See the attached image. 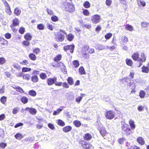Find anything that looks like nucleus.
Here are the masks:
<instances>
[{"label":"nucleus","instance_id":"1","mask_svg":"<svg viewBox=\"0 0 149 149\" xmlns=\"http://www.w3.org/2000/svg\"><path fill=\"white\" fill-rule=\"evenodd\" d=\"M62 55L61 54H59L56 55L53 58L54 61L57 62V64H55L54 63H51L52 65L54 67L59 68L61 66H63L64 64L61 62H58L61 60Z\"/></svg>","mask_w":149,"mask_h":149},{"label":"nucleus","instance_id":"2","mask_svg":"<svg viewBox=\"0 0 149 149\" xmlns=\"http://www.w3.org/2000/svg\"><path fill=\"white\" fill-rule=\"evenodd\" d=\"M66 35L65 32L61 30L60 31L55 34V39L56 41L58 42H61L63 41L65 38L64 34Z\"/></svg>","mask_w":149,"mask_h":149},{"label":"nucleus","instance_id":"3","mask_svg":"<svg viewBox=\"0 0 149 149\" xmlns=\"http://www.w3.org/2000/svg\"><path fill=\"white\" fill-rule=\"evenodd\" d=\"M79 144L80 147L85 149H90L92 147L89 142L84 140H80L79 142Z\"/></svg>","mask_w":149,"mask_h":149},{"label":"nucleus","instance_id":"4","mask_svg":"<svg viewBox=\"0 0 149 149\" xmlns=\"http://www.w3.org/2000/svg\"><path fill=\"white\" fill-rule=\"evenodd\" d=\"M12 72L15 73L16 74L17 77H22L23 79H24L29 80L30 79L31 75L29 74H23V73L22 72H20L19 73L16 72L15 71V70L13 69H12Z\"/></svg>","mask_w":149,"mask_h":149},{"label":"nucleus","instance_id":"5","mask_svg":"<svg viewBox=\"0 0 149 149\" xmlns=\"http://www.w3.org/2000/svg\"><path fill=\"white\" fill-rule=\"evenodd\" d=\"M122 133L127 135H130L132 132L129 125L127 124H124L121 127Z\"/></svg>","mask_w":149,"mask_h":149},{"label":"nucleus","instance_id":"6","mask_svg":"<svg viewBox=\"0 0 149 149\" xmlns=\"http://www.w3.org/2000/svg\"><path fill=\"white\" fill-rule=\"evenodd\" d=\"M106 118L108 120H111L115 116V113L112 110H110L107 111L105 114Z\"/></svg>","mask_w":149,"mask_h":149},{"label":"nucleus","instance_id":"7","mask_svg":"<svg viewBox=\"0 0 149 149\" xmlns=\"http://www.w3.org/2000/svg\"><path fill=\"white\" fill-rule=\"evenodd\" d=\"M74 44L67 45L63 47V49L65 52L68 51L70 53H72L74 52Z\"/></svg>","mask_w":149,"mask_h":149},{"label":"nucleus","instance_id":"8","mask_svg":"<svg viewBox=\"0 0 149 149\" xmlns=\"http://www.w3.org/2000/svg\"><path fill=\"white\" fill-rule=\"evenodd\" d=\"M140 56L141 57L139 58L138 60V61L139 62V65L138 66L139 67L141 66L142 65L143 62H145L146 59V57L144 53H141Z\"/></svg>","mask_w":149,"mask_h":149},{"label":"nucleus","instance_id":"9","mask_svg":"<svg viewBox=\"0 0 149 149\" xmlns=\"http://www.w3.org/2000/svg\"><path fill=\"white\" fill-rule=\"evenodd\" d=\"M100 16L97 14L93 15L91 18V21L93 24H96L99 23L101 20Z\"/></svg>","mask_w":149,"mask_h":149},{"label":"nucleus","instance_id":"10","mask_svg":"<svg viewBox=\"0 0 149 149\" xmlns=\"http://www.w3.org/2000/svg\"><path fill=\"white\" fill-rule=\"evenodd\" d=\"M65 6V9L67 11L71 12L74 10L75 9L74 5L70 3H67Z\"/></svg>","mask_w":149,"mask_h":149},{"label":"nucleus","instance_id":"11","mask_svg":"<svg viewBox=\"0 0 149 149\" xmlns=\"http://www.w3.org/2000/svg\"><path fill=\"white\" fill-rule=\"evenodd\" d=\"M8 41L3 38H0V46L5 48L8 45Z\"/></svg>","mask_w":149,"mask_h":149},{"label":"nucleus","instance_id":"12","mask_svg":"<svg viewBox=\"0 0 149 149\" xmlns=\"http://www.w3.org/2000/svg\"><path fill=\"white\" fill-rule=\"evenodd\" d=\"M57 80V77H55L53 78H49L47 79V82L48 85L51 86L55 84Z\"/></svg>","mask_w":149,"mask_h":149},{"label":"nucleus","instance_id":"13","mask_svg":"<svg viewBox=\"0 0 149 149\" xmlns=\"http://www.w3.org/2000/svg\"><path fill=\"white\" fill-rule=\"evenodd\" d=\"M19 21L18 18H15L13 20L12 24L10 27L12 28L13 27L19 26Z\"/></svg>","mask_w":149,"mask_h":149},{"label":"nucleus","instance_id":"14","mask_svg":"<svg viewBox=\"0 0 149 149\" xmlns=\"http://www.w3.org/2000/svg\"><path fill=\"white\" fill-rule=\"evenodd\" d=\"M119 81L120 84H128L129 82L130 81V80L129 78L126 77L120 79Z\"/></svg>","mask_w":149,"mask_h":149},{"label":"nucleus","instance_id":"15","mask_svg":"<svg viewBox=\"0 0 149 149\" xmlns=\"http://www.w3.org/2000/svg\"><path fill=\"white\" fill-rule=\"evenodd\" d=\"M129 86L130 87V89H132V91H131V93L136 92V91L135 88L136 87V86L135 83H132L130 82L129 83Z\"/></svg>","mask_w":149,"mask_h":149},{"label":"nucleus","instance_id":"16","mask_svg":"<svg viewBox=\"0 0 149 149\" xmlns=\"http://www.w3.org/2000/svg\"><path fill=\"white\" fill-rule=\"evenodd\" d=\"M139 54L138 52H134L131 56L132 59L135 61H138L139 58Z\"/></svg>","mask_w":149,"mask_h":149},{"label":"nucleus","instance_id":"17","mask_svg":"<svg viewBox=\"0 0 149 149\" xmlns=\"http://www.w3.org/2000/svg\"><path fill=\"white\" fill-rule=\"evenodd\" d=\"M84 140L86 141H89L92 139L91 135L89 133L85 134L83 136Z\"/></svg>","mask_w":149,"mask_h":149},{"label":"nucleus","instance_id":"18","mask_svg":"<svg viewBox=\"0 0 149 149\" xmlns=\"http://www.w3.org/2000/svg\"><path fill=\"white\" fill-rule=\"evenodd\" d=\"M25 40L29 41L31 40L32 38V36L31 34L29 33H26L24 36Z\"/></svg>","mask_w":149,"mask_h":149},{"label":"nucleus","instance_id":"19","mask_svg":"<svg viewBox=\"0 0 149 149\" xmlns=\"http://www.w3.org/2000/svg\"><path fill=\"white\" fill-rule=\"evenodd\" d=\"M99 131L103 137H104L108 134V133L106 131L104 127L101 128L99 130Z\"/></svg>","mask_w":149,"mask_h":149},{"label":"nucleus","instance_id":"20","mask_svg":"<svg viewBox=\"0 0 149 149\" xmlns=\"http://www.w3.org/2000/svg\"><path fill=\"white\" fill-rule=\"evenodd\" d=\"M25 110H28L29 113L33 115H35L37 112V111L36 109L32 108L27 107Z\"/></svg>","mask_w":149,"mask_h":149},{"label":"nucleus","instance_id":"21","mask_svg":"<svg viewBox=\"0 0 149 149\" xmlns=\"http://www.w3.org/2000/svg\"><path fill=\"white\" fill-rule=\"evenodd\" d=\"M137 142L141 145H143L145 143V141L141 137H139L137 139Z\"/></svg>","mask_w":149,"mask_h":149},{"label":"nucleus","instance_id":"22","mask_svg":"<svg viewBox=\"0 0 149 149\" xmlns=\"http://www.w3.org/2000/svg\"><path fill=\"white\" fill-rule=\"evenodd\" d=\"M148 66H146L144 65L141 68V71L143 72L148 73L149 72V63L148 64Z\"/></svg>","mask_w":149,"mask_h":149},{"label":"nucleus","instance_id":"23","mask_svg":"<svg viewBox=\"0 0 149 149\" xmlns=\"http://www.w3.org/2000/svg\"><path fill=\"white\" fill-rule=\"evenodd\" d=\"M13 67L15 69L12 68L11 70L12 69L13 70H15V71L16 72H16V70H17L18 71H20L21 70V65L17 63L14 64L13 65Z\"/></svg>","mask_w":149,"mask_h":149},{"label":"nucleus","instance_id":"24","mask_svg":"<svg viewBox=\"0 0 149 149\" xmlns=\"http://www.w3.org/2000/svg\"><path fill=\"white\" fill-rule=\"evenodd\" d=\"M13 88L17 92H18L20 93H23L24 92L23 89L19 86H15V87L13 86Z\"/></svg>","mask_w":149,"mask_h":149},{"label":"nucleus","instance_id":"25","mask_svg":"<svg viewBox=\"0 0 149 149\" xmlns=\"http://www.w3.org/2000/svg\"><path fill=\"white\" fill-rule=\"evenodd\" d=\"M129 124L131 130H134L135 129L136 126L134 124V122L133 120L132 119L130 120H129Z\"/></svg>","mask_w":149,"mask_h":149},{"label":"nucleus","instance_id":"26","mask_svg":"<svg viewBox=\"0 0 149 149\" xmlns=\"http://www.w3.org/2000/svg\"><path fill=\"white\" fill-rule=\"evenodd\" d=\"M29 57L31 60L34 61L37 59V57L36 55L33 53H31L29 55Z\"/></svg>","mask_w":149,"mask_h":149},{"label":"nucleus","instance_id":"27","mask_svg":"<svg viewBox=\"0 0 149 149\" xmlns=\"http://www.w3.org/2000/svg\"><path fill=\"white\" fill-rule=\"evenodd\" d=\"M31 80L33 82L36 83L38 81L39 78L36 75H34L31 77Z\"/></svg>","mask_w":149,"mask_h":149},{"label":"nucleus","instance_id":"28","mask_svg":"<svg viewBox=\"0 0 149 149\" xmlns=\"http://www.w3.org/2000/svg\"><path fill=\"white\" fill-rule=\"evenodd\" d=\"M125 30L130 31H132L134 30L133 26L129 24H126L125 25Z\"/></svg>","mask_w":149,"mask_h":149},{"label":"nucleus","instance_id":"29","mask_svg":"<svg viewBox=\"0 0 149 149\" xmlns=\"http://www.w3.org/2000/svg\"><path fill=\"white\" fill-rule=\"evenodd\" d=\"M79 74L81 75L85 74L86 71L83 66H81L79 69Z\"/></svg>","mask_w":149,"mask_h":149},{"label":"nucleus","instance_id":"30","mask_svg":"<svg viewBox=\"0 0 149 149\" xmlns=\"http://www.w3.org/2000/svg\"><path fill=\"white\" fill-rule=\"evenodd\" d=\"M72 129V127L70 126H67L64 127L63 128V131L65 132H68L70 131Z\"/></svg>","mask_w":149,"mask_h":149},{"label":"nucleus","instance_id":"31","mask_svg":"<svg viewBox=\"0 0 149 149\" xmlns=\"http://www.w3.org/2000/svg\"><path fill=\"white\" fill-rule=\"evenodd\" d=\"M86 50H87L88 51V54H92L95 52V50L93 48H89L88 46H86L84 47Z\"/></svg>","mask_w":149,"mask_h":149},{"label":"nucleus","instance_id":"32","mask_svg":"<svg viewBox=\"0 0 149 149\" xmlns=\"http://www.w3.org/2000/svg\"><path fill=\"white\" fill-rule=\"evenodd\" d=\"M126 64L127 65L132 66L133 64V62L132 59L127 58L125 60Z\"/></svg>","mask_w":149,"mask_h":149},{"label":"nucleus","instance_id":"33","mask_svg":"<svg viewBox=\"0 0 149 149\" xmlns=\"http://www.w3.org/2000/svg\"><path fill=\"white\" fill-rule=\"evenodd\" d=\"M81 96H79L77 97L75 99V101L76 102H77L78 103H79L81 100L82 99L84 96L85 95L84 94L81 93L80 94Z\"/></svg>","mask_w":149,"mask_h":149},{"label":"nucleus","instance_id":"34","mask_svg":"<svg viewBox=\"0 0 149 149\" xmlns=\"http://www.w3.org/2000/svg\"><path fill=\"white\" fill-rule=\"evenodd\" d=\"M66 38L69 41H71L74 39V37L72 33H69L67 36Z\"/></svg>","mask_w":149,"mask_h":149},{"label":"nucleus","instance_id":"35","mask_svg":"<svg viewBox=\"0 0 149 149\" xmlns=\"http://www.w3.org/2000/svg\"><path fill=\"white\" fill-rule=\"evenodd\" d=\"M14 136L16 139L18 140H21L23 138V135L19 133L16 134Z\"/></svg>","mask_w":149,"mask_h":149},{"label":"nucleus","instance_id":"36","mask_svg":"<svg viewBox=\"0 0 149 149\" xmlns=\"http://www.w3.org/2000/svg\"><path fill=\"white\" fill-rule=\"evenodd\" d=\"M28 40H25L22 42V45L23 47H28L30 45V42Z\"/></svg>","mask_w":149,"mask_h":149},{"label":"nucleus","instance_id":"37","mask_svg":"<svg viewBox=\"0 0 149 149\" xmlns=\"http://www.w3.org/2000/svg\"><path fill=\"white\" fill-rule=\"evenodd\" d=\"M32 52L35 54H38L41 51L40 48L37 47L33 49Z\"/></svg>","mask_w":149,"mask_h":149},{"label":"nucleus","instance_id":"38","mask_svg":"<svg viewBox=\"0 0 149 149\" xmlns=\"http://www.w3.org/2000/svg\"><path fill=\"white\" fill-rule=\"evenodd\" d=\"M72 64L73 67L75 68H78L79 65V62L77 60L74 61L72 62Z\"/></svg>","mask_w":149,"mask_h":149},{"label":"nucleus","instance_id":"39","mask_svg":"<svg viewBox=\"0 0 149 149\" xmlns=\"http://www.w3.org/2000/svg\"><path fill=\"white\" fill-rule=\"evenodd\" d=\"M138 4L139 6H142L143 7L145 6L146 5V3L145 1L141 0H137Z\"/></svg>","mask_w":149,"mask_h":149},{"label":"nucleus","instance_id":"40","mask_svg":"<svg viewBox=\"0 0 149 149\" xmlns=\"http://www.w3.org/2000/svg\"><path fill=\"white\" fill-rule=\"evenodd\" d=\"M21 101L24 104H25L28 102V99L26 97L23 96L21 97Z\"/></svg>","mask_w":149,"mask_h":149},{"label":"nucleus","instance_id":"41","mask_svg":"<svg viewBox=\"0 0 149 149\" xmlns=\"http://www.w3.org/2000/svg\"><path fill=\"white\" fill-rule=\"evenodd\" d=\"M74 125L77 127H79L81 125V122L78 120H74L73 122Z\"/></svg>","mask_w":149,"mask_h":149},{"label":"nucleus","instance_id":"42","mask_svg":"<svg viewBox=\"0 0 149 149\" xmlns=\"http://www.w3.org/2000/svg\"><path fill=\"white\" fill-rule=\"evenodd\" d=\"M146 93L143 90L140 91L139 93V96L140 98H143L146 95Z\"/></svg>","mask_w":149,"mask_h":149},{"label":"nucleus","instance_id":"43","mask_svg":"<svg viewBox=\"0 0 149 149\" xmlns=\"http://www.w3.org/2000/svg\"><path fill=\"white\" fill-rule=\"evenodd\" d=\"M67 81L68 82V84L70 85H72L74 84V81L73 79L70 77H69L67 78Z\"/></svg>","mask_w":149,"mask_h":149},{"label":"nucleus","instance_id":"44","mask_svg":"<svg viewBox=\"0 0 149 149\" xmlns=\"http://www.w3.org/2000/svg\"><path fill=\"white\" fill-rule=\"evenodd\" d=\"M28 93L29 95L33 97H35L37 95V93L35 91L33 90L29 91Z\"/></svg>","mask_w":149,"mask_h":149},{"label":"nucleus","instance_id":"45","mask_svg":"<svg viewBox=\"0 0 149 149\" xmlns=\"http://www.w3.org/2000/svg\"><path fill=\"white\" fill-rule=\"evenodd\" d=\"M82 13L85 16H88L90 15V13L88 10L84 9L82 11Z\"/></svg>","mask_w":149,"mask_h":149},{"label":"nucleus","instance_id":"46","mask_svg":"<svg viewBox=\"0 0 149 149\" xmlns=\"http://www.w3.org/2000/svg\"><path fill=\"white\" fill-rule=\"evenodd\" d=\"M7 97L5 96H3L0 99V102L3 104H6L7 101Z\"/></svg>","mask_w":149,"mask_h":149},{"label":"nucleus","instance_id":"47","mask_svg":"<svg viewBox=\"0 0 149 149\" xmlns=\"http://www.w3.org/2000/svg\"><path fill=\"white\" fill-rule=\"evenodd\" d=\"M39 76L40 78L42 80H45L47 78V75L45 73H41L40 75Z\"/></svg>","mask_w":149,"mask_h":149},{"label":"nucleus","instance_id":"48","mask_svg":"<svg viewBox=\"0 0 149 149\" xmlns=\"http://www.w3.org/2000/svg\"><path fill=\"white\" fill-rule=\"evenodd\" d=\"M127 149H141L140 148L136 145H133L130 146H128Z\"/></svg>","mask_w":149,"mask_h":149},{"label":"nucleus","instance_id":"49","mask_svg":"<svg viewBox=\"0 0 149 149\" xmlns=\"http://www.w3.org/2000/svg\"><path fill=\"white\" fill-rule=\"evenodd\" d=\"M31 68L28 67H23L22 68V72H25L31 71Z\"/></svg>","mask_w":149,"mask_h":149},{"label":"nucleus","instance_id":"50","mask_svg":"<svg viewBox=\"0 0 149 149\" xmlns=\"http://www.w3.org/2000/svg\"><path fill=\"white\" fill-rule=\"evenodd\" d=\"M83 6L85 8H88L90 7L91 5L88 1H86L83 3Z\"/></svg>","mask_w":149,"mask_h":149},{"label":"nucleus","instance_id":"51","mask_svg":"<svg viewBox=\"0 0 149 149\" xmlns=\"http://www.w3.org/2000/svg\"><path fill=\"white\" fill-rule=\"evenodd\" d=\"M37 28L39 30H43L45 29V26L42 24H40L37 25Z\"/></svg>","mask_w":149,"mask_h":149},{"label":"nucleus","instance_id":"52","mask_svg":"<svg viewBox=\"0 0 149 149\" xmlns=\"http://www.w3.org/2000/svg\"><path fill=\"white\" fill-rule=\"evenodd\" d=\"M14 13L16 15L18 16L20 14L21 11L18 8H16L15 9Z\"/></svg>","mask_w":149,"mask_h":149},{"label":"nucleus","instance_id":"53","mask_svg":"<svg viewBox=\"0 0 149 149\" xmlns=\"http://www.w3.org/2000/svg\"><path fill=\"white\" fill-rule=\"evenodd\" d=\"M141 24L142 26L144 28L148 27L149 26V23L146 22H142Z\"/></svg>","mask_w":149,"mask_h":149},{"label":"nucleus","instance_id":"54","mask_svg":"<svg viewBox=\"0 0 149 149\" xmlns=\"http://www.w3.org/2000/svg\"><path fill=\"white\" fill-rule=\"evenodd\" d=\"M6 9L5 10L6 12L9 15H10L11 14V10L10 7L9 6L8 7H6Z\"/></svg>","mask_w":149,"mask_h":149},{"label":"nucleus","instance_id":"55","mask_svg":"<svg viewBox=\"0 0 149 149\" xmlns=\"http://www.w3.org/2000/svg\"><path fill=\"white\" fill-rule=\"evenodd\" d=\"M57 124L58 125L61 126H63L65 125V123L63 120L60 119L58 120Z\"/></svg>","mask_w":149,"mask_h":149},{"label":"nucleus","instance_id":"56","mask_svg":"<svg viewBox=\"0 0 149 149\" xmlns=\"http://www.w3.org/2000/svg\"><path fill=\"white\" fill-rule=\"evenodd\" d=\"M112 36L111 33H107L104 36L106 40H108L111 38Z\"/></svg>","mask_w":149,"mask_h":149},{"label":"nucleus","instance_id":"57","mask_svg":"<svg viewBox=\"0 0 149 149\" xmlns=\"http://www.w3.org/2000/svg\"><path fill=\"white\" fill-rule=\"evenodd\" d=\"M62 110V109H57L56 111H54L53 115L55 116L58 115Z\"/></svg>","mask_w":149,"mask_h":149},{"label":"nucleus","instance_id":"58","mask_svg":"<svg viewBox=\"0 0 149 149\" xmlns=\"http://www.w3.org/2000/svg\"><path fill=\"white\" fill-rule=\"evenodd\" d=\"M25 28L22 26L20 27L19 30V33L21 34H23L25 32Z\"/></svg>","mask_w":149,"mask_h":149},{"label":"nucleus","instance_id":"59","mask_svg":"<svg viewBox=\"0 0 149 149\" xmlns=\"http://www.w3.org/2000/svg\"><path fill=\"white\" fill-rule=\"evenodd\" d=\"M52 20L54 22H56L58 20V19L57 16L55 15H53L51 17Z\"/></svg>","mask_w":149,"mask_h":149},{"label":"nucleus","instance_id":"60","mask_svg":"<svg viewBox=\"0 0 149 149\" xmlns=\"http://www.w3.org/2000/svg\"><path fill=\"white\" fill-rule=\"evenodd\" d=\"M20 63L22 65H27L29 64V61L27 60H24L20 62Z\"/></svg>","mask_w":149,"mask_h":149},{"label":"nucleus","instance_id":"61","mask_svg":"<svg viewBox=\"0 0 149 149\" xmlns=\"http://www.w3.org/2000/svg\"><path fill=\"white\" fill-rule=\"evenodd\" d=\"M7 146V144L3 142H1L0 143V148L2 149L5 148Z\"/></svg>","mask_w":149,"mask_h":149},{"label":"nucleus","instance_id":"62","mask_svg":"<svg viewBox=\"0 0 149 149\" xmlns=\"http://www.w3.org/2000/svg\"><path fill=\"white\" fill-rule=\"evenodd\" d=\"M69 84L66 82H64L63 83L62 86L63 88H68L69 87Z\"/></svg>","mask_w":149,"mask_h":149},{"label":"nucleus","instance_id":"63","mask_svg":"<svg viewBox=\"0 0 149 149\" xmlns=\"http://www.w3.org/2000/svg\"><path fill=\"white\" fill-rule=\"evenodd\" d=\"M121 40L123 42L126 43L128 41V39L126 36H124L122 38Z\"/></svg>","mask_w":149,"mask_h":149},{"label":"nucleus","instance_id":"64","mask_svg":"<svg viewBox=\"0 0 149 149\" xmlns=\"http://www.w3.org/2000/svg\"><path fill=\"white\" fill-rule=\"evenodd\" d=\"M112 3V0H106L105 3L107 6H110Z\"/></svg>","mask_w":149,"mask_h":149}]
</instances>
